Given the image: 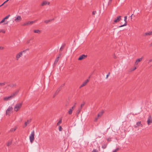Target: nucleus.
Instances as JSON below:
<instances>
[{
	"label": "nucleus",
	"instance_id": "obj_22",
	"mask_svg": "<svg viewBox=\"0 0 152 152\" xmlns=\"http://www.w3.org/2000/svg\"><path fill=\"white\" fill-rule=\"evenodd\" d=\"M61 90V88H58V89L55 92L56 94H58V93Z\"/></svg>",
	"mask_w": 152,
	"mask_h": 152
},
{
	"label": "nucleus",
	"instance_id": "obj_41",
	"mask_svg": "<svg viewBox=\"0 0 152 152\" xmlns=\"http://www.w3.org/2000/svg\"><path fill=\"white\" fill-rule=\"evenodd\" d=\"M5 20H4V18L0 22V24L2 23H3L4 22V21H5Z\"/></svg>",
	"mask_w": 152,
	"mask_h": 152
},
{
	"label": "nucleus",
	"instance_id": "obj_18",
	"mask_svg": "<svg viewBox=\"0 0 152 152\" xmlns=\"http://www.w3.org/2000/svg\"><path fill=\"white\" fill-rule=\"evenodd\" d=\"M73 109H72V108H71V109H70L68 111V113L69 115L72 114V111H73Z\"/></svg>",
	"mask_w": 152,
	"mask_h": 152
},
{
	"label": "nucleus",
	"instance_id": "obj_48",
	"mask_svg": "<svg viewBox=\"0 0 152 152\" xmlns=\"http://www.w3.org/2000/svg\"><path fill=\"white\" fill-rule=\"evenodd\" d=\"M65 84H62L59 88H61V89L62 87H63L64 86Z\"/></svg>",
	"mask_w": 152,
	"mask_h": 152
},
{
	"label": "nucleus",
	"instance_id": "obj_44",
	"mask_svg": "<svg viewBox=\"0 0 152 152\" xmlns=\"http://www.w3.org/2000/svg\"><path fill=\"white\" fill-rule=\"evenodd\" d=\"M31 40V39H30L28 40L27 41V43L28 44L29 43H30V41Z\"/></svg>",
	"mask_w": 152,
	"mask_h": 152
},
{
	"label": "nucleus",
	"instance_id": "obj_30",
	"mask_svg": "<svg viewBox=\"0 0 152 152\" xmlns=\"http://www.w3.org/2000/svg\"><path fill=\"white\" fill-rule=\"evenodd\" d=\"M58 129H59V130L60 131H62V129H63L61 126H59Z\"/></svg>",
	"mask_w": 152,
	"mask_h": 152
},
{
	"label": "nucleus",
	"instance_id": "obj_8",
	"mask_svg": "<svg viewBox=\"0 0 152 152\" xmlns=\"http://www.w3.org/2000/svg\"><path fill=\"white\" fill-rule=\"evenodd\" d=\"M152 35V31L146 32L143 34L144 36H150Z\"/></svg>",
	"mask_w": 152,
	"mask_h": 152
},
{
	"label": "nucleus",
	"instance_id": "obj_50",
	"mask_svg": "<svg viewBox=\"0 0 152 152\" xmlns=\"http://www.w3.org/2000/svg\"><path fill=\"white\" fill-rule=\"evenodd\" d=\"M60 52V53L58 55V57H59V58L61 57V52Z\"/></svg>",
	"mask_w": 152,
	"mask_h": 152
},
{
	"label": "nucleus",
	"instance_id": "obj_7",
	"mask_svg": "<svg viewBox=\"0 0 152 152\" xmlns=\"http://www.w3.org/2000/svg\"><path fill=\"white\" fill-rule=\"evenodd\" d=\"M87 57V55H86L84 54H83L79 57V58L78 60H82L84 58H86Z\"/></svg>",
	"mask_w": 152,
	"mask_h": 152
},
{
	"label": "nucleus",
	"instance_id": "obj_19",
	"mask_svg": "<svg viewBox=\"0 0 152 152\" xmlns=\"http://www.w3.org/2000/svg\"><path fill=\"white\" fill-rule=\"evenodd\" d=\"M34 32L35 33L40 34L41 32V31L38 29L34 30Z\"/></svg>",
	"mask_w": 152,
	"mask_h": 152
},
{
	"label": "nucleus",
	"instance_id": "obj_17",
	"mask_svg": "<svg viewBox=\"0 0 152 152\" xmlns=\"http://www.w3.org/2000/svg\"><path fill=\"white\" fill-rule=\"evenodd\" d=\"M54 20V19L53 18V19H50L49 20H46L44 21V23L46 24H47V23H48L49 22H50L52 21V20Z\"/></svg>",
	"mask_w": 152,
	"mask_h": 152
},
{
	"label": "nucleus",
	"instance_id": "obj_46",
	"mask_svg": "<svg viewBox=\"0 0 152 152\" xmlns=\"http://www.w3.org/2000/svg\"><path fill=\"white\" fill-rule=\"evenodd\" d=\"M0 31H1V32H3V33H5V31H4V30H1Z\"/></svg>",
	"mask_w": 152,
	"mask_h": 152
},
{
	"label": "nucleus",
	"instance_id": "obj_33",
	"mask_svg": "<svg viewBox=\"0 0 152 152\" xmlns=\"http://www.w3.org/2000/svg\"><path fill=\"white\" fill-rule=\"evenodd\" d=\"M15 96V95L13 93L11 96H10L11 98H12L14 97Z\"/></svg>",
	"mask_w": 152,
	"mask_h": 152
},
{
	"label": "nucleus",
	"instance_id": "obj_1",
	"mask_svg": "<svg viewBox=\"0 0 152 152\" xmlns=\"http://www.w3.org/2000/svg\"><path fill=\"white\" fill-rule=\"evenodd\" d=\"M22 104V103H19L16 104L14 107V110L15 111H18L21 108Z\"/></svg>",
	"mask_w": 152,
	"mask_h": 152
},
{
	"label": "nucleus",
	"instance_id": "obj_6",
	"mask_svg": "<svg viewBox=\"0 0 152 152\" xmlns=\"http://www.w3.org/2000/svg\"><path fill=\"white\" fill-rule=\"evenodd\" d=\"M15 20L16 22H20L22 20V18L20 16H18L16 17H15Z\"/></svg>",
	"mask_w": 152,
	"mask_h": 152
},
{
	"label": "nucleus",
	"instance_id": "obj_14",
	"mask_svg": "<svg viewBox=\"0 0 152 152\" xmlns=\"http://www.w3.org/2000/svg\"><path fill=\"white\" fill-rule=\"evenodd\" d=\"M12 143V140H9L8 141L6 145L7 146L9 147L10 145Z\"/></svg>",
	"mask_w": 152,
	"mask_h": 152
},
{
	"label": "nucleus",
	"instance_id": "obj_32",
	"mask_svg": "<svg viewBox=\"0 0 152 152\" xmlns=\"http://www.w3.org/2000/svg\"><path fill=\"white\" fill-rule=\"evenodd\" d=\"M120 148H117L115 150H114L113 152H116L117 151H118V150H119Z\"/></svg>",
	"mask_w": 152,
	"mask_h": 152
},
{
	"label": "nucleus",
	"instance_id": "obj_4",
	"mask_svg": "<svg viewBox=\"0 0 152 152\" xmlns=\"http://www.w3.org/2000/svg\"><path fill=\"white\" fill-rule=\"evenodd\" d=\"M127 16H125L124 18V21L125 22V23L122 25H121L120 26H119V28H121L122 27L124 26H125L127 25Z\"/></svg>",
	"mask_w": 152,
	"mask_h": 152
},
{
	"label": "nucleus",
	"instance_id": "obj_34",
	"mask_svg": "<svg viewBox=\"0 0 152 152\" xmlns=\"http://www.w3.org/2000/svg\"><path fill=\"white\" fill-rule=\"evenodd\" d=\"M61 123V120H60L57 123V125H58Z\"/></svg>",
	"mask_w": 152,
	"mask_h": 152
},
{
	"label": "nucleus",
	"instance_id": "obj_35",
	"mask_svg": "<svg viewBox=\"0 0 152 152\" xmlns=\"http://www.w3.org/2000/svg\"><path fill=\"white\" fill-rule=\"evenodd\" d=\"M10 111H7L6 110V115H10Z\"/></svg>",
	"mask_w": 152,
	"mask_h": 152
},
{
	"label": "nucleus",
	"instance_id": "obj_9",
	"mask_svg": "<svg viewBox=\"0 0 152 152\" xmlns=\"http://www.w3.org/2000/svg\"><path fill=\"white\" fill-rule=\"evenodd\" d=\"M22 52H20L17 54L16 56V60H18L20 57L22 55Z\"/></svg>",
	"mask_w": 152,
	"mask_h": 152
},
{
	"label": "nucleus",
	"instance_id": "obj_3",
	"mask_svg": "<svg viewBox=\"0 0 152 152\" xmlns=\"http://www.w3.org/2000/svg\"><path fill=\"white\" fill-rule=\"evenodd\" d=\"M147 122V124L148 125L152 123V119L151 115H150L148 116Z\"/></svg>",
	"mask_w": 152,
	"mask_h": 152
},
{
	"label": "nucleus",
	"instance_id": "obj_39",
	"mask_svg": "<svg viewBox=\"0 0 152 152\" xmlns=\"http://www.w3.org/2000/svg\"><path fill=\"white\" fill-rule=\"evenodd\" d=\"M89 80L88 79L86 80L84 82L86 85L87 83L89 81Z\"/></svg>",
	"mask_w": 152,
	"mask_h": 152
},
{
	"label": "nucleus",
	"instance_id": "obj_29",
	"mask_svg": "<svg viewBox=\"0 0 152 152\" xmlns=\"http://www.w3.org/2000/svg\"><path fill=\"white\" fill-rule=\"evenodd\" d=\"M20 90V89H19L18 90H17L16 91H15V92L13 94H14L15 96H16L19 92V91Z\"/></svg>",
	"mask_w": 152,
	"mask_h": 152
},
{
	"label": "nucleus",
	"instance_id": "obj_53",
	"mask_svg": "<svg viewBox=\"0 0 152 152\" xmlns=\"http://www.w3.org/2000/svg\"><path fill=\"white\" fill-rule=\"evenodd\" d=\"M57 94H56V93H55V94H54V95L53 96V97L54 98L56 96V95Z\"/></svg>",
	"mask_w": 152,
	"mask_h": 152
},
{
	"label": "nucleus",
	"instance_id": "obj_23",
	"mask_svg": "<svg viewBox=\"0 0 152 152\" xmlns=\"http://www.w3.org/2000/svg\"><path fill=\"white\" fill-rule=\"evenodd\" d=\"M11 99L10 97V96H9L8 97H4V100H7L9 99Z\"/></svg>",
	"mask_w": 152,
	"mask_h": 152
},
{
	"label": "nucleus",
	"instance_id": "obj_15",
	"mask_svg": "<svg viewBox=\"0 0 152 152\" xmlns=\"http://www.w3.org/2000/svg\"><path fill=\"white\" fill-rule=\"evenodd\" d=\"M81 110L82 109L81 108H79L78 109L77 111L76 114L77 116L80 113Z\"/></svg>",
	"mask_w": 152,
	"mask_h": 152
},
{
	"label": "nucleus",
	"instance_id": "obj_12",
	"mask_svg": "<svg viewBox=\"0 0 152 152\" xmlns=\"http://www.w3.org/2000/svg\"><path fill=\"white\" fill-rule=\"evenodd\" d=\"M65 44H64L62 45L61 46V48L59 49V52H61L62 51V50L65 47Z\"/></svg>",
	"mask_w": 152,
	"mask_h": 152
},
{
	"label": "nucleus",
	"instance_id": "obj_62",
	"mask_svg": "<svg viewBox=\"0 0 152 152\" xmlns=\"http://www.w3.org/2000/svg\"><path fill=\"white\" fill-rule=\"evenodd\" d=\"M101 116V115H100L99 114H98V117H99V116Z\"/></svg>",
	"mask_w": 152,
	"mask_h": 152
},
{
	"label": "nucleus",
	"instance_id": "obj_59",
	"mask_svg": "<svg viewBox=\"0 0 152 152\" xmlns=\"http://www.w3.org/2000/svg\"><path fill=\"white\" fill-rule=\"evenodd\" d=\"M138 64V62H136V61L135 63V65H137V64Z\"/></svg>",
	"mask_w": 152,
	"mask_h": 152
},
{
	"label": "nucleus",
	"instance_id": "obj_21",
	"mask_svg": "<svg viewBox=\"0 0 152 152\" xmlns=\"http://www.w3.org/2000/svg\"><path fill=\"white\" fill-rule=\"evenodd\" d=\"M136 125L138 126H141L142 127V124H141V121H138L137 122L136 124Z\"/></svg>",
	"mask_w": 152,
	"mask_h": 152
},
{
	"label": "nucleus",
	"instance_id": "obj_63",
	"mask_svg": "<svg viewBox=\"0 0 152 152\" xmlns=\"http://www.w3.org/2000/svg\"><path fill=\"white\" fill-rule=\"evenodd\" d=\"M114 58L116 59V58L117 57H116V56H114Z\"/></svg>",
	"mask_w": 152,
	"mask_h": 152
},
{
	"label": "nucleus",
	"instance_id": "obj_28",
	"mask_svg": "<svg viewBox=\"0 0 152 152\" xmlns=\"http://www.w3.org/2000/svg\"><path fill=\"white\" fill-rule=\"evenodd\" d=\"M6 83H7V82H4L3 83H0V85L1 86H3Z\"/></svg>",
	"mask_w": 152,
	"mask_h": 152
},
{
	"label": "nucleus",
	"instance_id": "obj_37",
	"mask_svg": "<svg viewBox=\"0 0 152 152\" xmlns=\"http://www.w3.org/2000/svg\"><path fill=\"white\" fill-rule=\"evenodd\" d=\"M22 26H28L27 22L24 23L23 24H22Z\"/></svg>",
	"mask_w": 152,
	"mask_h": 152
},
{
	"label": "nucleus",
	"instance_id": "obj_47",
	"mask_svg": "<svg viewBox=\"0 0 152 152\" xmlns=\"http://www.w3.org/2000/svg\"><path fill=\"white\" fill-rule=\"evenodd\" d=\"M96 11H94L92 12V14L93 15H94L96 14Z\"/></svg>",
	"mask_w": 152,
	"mask_h": 152
},
{
	"label": "nucleus",
	"instance_id": "obj_60",
	"mask_svg": "<svg viewBox=\"0 0 152 152\" xmlns=\"http://www.w3.org/2000/svg\"><path fill=\"white\" fill-rule=\"evenodd\" d=\"M98 119V118H96L95 120V121H97V120Z\"/></svg>",
	"mask_w": 152,
	"mask_h": 152
},
{
	"label": "nucleus",
	"instance_id": "obj_54",
	"mask_svg": "<svg viewBox=\"0 0 152 152\" xmlns=\"http://www.w3.org/2000/svg\"><path fill=\"white\" fill-rule=\"evenodd\" d=\"M151 61H152V59L149 60L148 63L151 62Z\"/></svg>",
	"mask_w": 152,
	"mask_h": 152
},
{
	"label": "nucleus",
	"instance_id": "obj_56",
	"mask_svg": "<svg viewBox=\"0 0 152 152\" xmlns=\"http://www.w3.org/2000/svg\"><path fill=\"white\" fill-rule=\"evenodd\" d=\"M37 21V20H34V21H33V23L36 22Z\"/></svg>",
	"mask_w": 152,
	"mask_h": 152
},
{
	"label": "nucleus",
	"instance_id": "obj_31",
	"mask_svg": "<svg viewBox=\"0 0 152 152\" xmlns=\"http://www.w3.org/2000/svg\"><path fill=\"white\" fill-rule=\"evenodd\" d=\"M10 15H8L6 16L5 17H4V20H6L10 16Z\"/></svg>",
	"mask_w": 152,
	"mask_h": 152
},
{
	"label": "nucleus",
	"instance_id": "obj_13",
	"mask_svg": "<svg viewBox=\"0 0 152 152\" xmlns=\"http://www.w3.org/2000/svg\"><path fill=\"white\" fill-rule=\"evenodd\" d=\"M59 57H58L56 59L54 64L53 66H55L59 60Z\"/></svg>",
	"mask_w": 152,
	"mask_h": 152
},
{
	"label": "nucleus",
	"instance_id": "obj_64",
	"mask_svg": "<svg viewBox=\"0 0 152 152\" xmlns=\"http://www.w3.org/2000/svg\"><path fill=\"white\" fill-rule=\"evenodd\" d=\"M68 103H67V104H66L65 105V106H68Z\"/></svg>",
	"mask_w": 152,
	"mask_h": 152
},
{
	"label": "nucleus",
	"instance_id": "obj_58",
	"mask_svg": "<svg viewBox=\"0 0 152 152\" xmlns=\"http://www.w3.org/2000/svg\"><path fill=\"white\" fill-rule=\"evenodd\" d=\"M4 4V3H3L2 4H1V5H0V7L2 6H3Z\"/></svg>",
	"mask_w": 152,
	"mask_h": 152
},
{
	"label": "nucleus",
	"instance_id": "obj_16",
	"mask_svg": "<svg viewBox=\"0 0 152 152\" xmlns=\"http://www.w3.org/2000/svg\"><path fill=\"white\" fill-rule=\"evenodd\" d=\"M16 86V85L15 84H10L8 85V86L12 88L15 87Z\"/></svg>",
	"mask_w": 152,
	"mask_h": 152
},
{
	"label": "nucleus",
	"instance_id": "obj_36",
	"mask_svg": "<svg viewBox=\"0 0 152 152\" xmlns=\"http://www.w3.org/2000/svg\"><path fill=\"white\" fill-rule=\"evenodd\" d=\"M86 84L84 82H83L82 84L80 86V88L82 87L86 86Z\"/></svg>",
	"mask_w": 152,
	"mask_h": 152
},
{
	"label": "nucleus",
	"instance_id": "obj_45",
	"mask_svg": "<svg viewBox=\"0 0 152 152\" xmlns=\"http://www.w3.org/2000/svg\"><path fill=\"white\" fill-rule=\"evenodd\" d=\"M110 72H109V73L107 75L106 77V79L108 77V76H109V75H110Z\"/></svg>",
	"mask_w": 152,
	"mask_h": 152
},
{
	"label": "nucleus",
	"instance_id": "obj_57",
	"mask_svg": "<svg viewBox=\"0 0 152 152\" xmlns=\"http://www.w3.org/2000/svg\"><path fill=\"white\" fill-rule=\"evenodd\" d=\"M29 21H29L27 22L28 25H30V23H29Z\"/></svg>",
	"mask_w": 152,
	"mask_h": 152
},
{
	"label": "nucleus",
	"instance_id": "obj_27",
	"mask_svg": "<svg viewBox=\"0 0 152 152\" xmlns=\"http://www.w3.org/2000/svg\"><path fill=\"white\" fill-rule=\"evenodd\" d=\"M85 104V102H83L81 104L80 107V108H81L82 109L83 107L84 106Z\"/></svg>",
	"mask_w": 152,
	"mask_h": 152
},
{
	"label": "nucleus",
	"instance_id": "obj_10",
	"mask_svg": "<svg viewBox=\"0 0 152 152\" xmlns=\"http://www.w3.org/2000/svg\"><path fill=\"white\" fill-rule=\"evenodd\" d=\"M31 119H30V120H27V121L25 122L24 126L23 127V128H25L26 127L28 124H29L31 122Z\"/></svg>",
	"mask_w": 152,
	"mask_h": 152
},
{
	"label": "nucleus",
	"instance_id": "obj_2",
	"mask_svg": "<svg viewBox=\"0 0 152 152\" xmlns=\"http://www.w3.org/2000/svg\"><path fill=\"white\" fill-rule=\"evenodd\" d=\"M34 132L33 130L31 133V135L29 136V139L30 142L32 143L34 141Z\"/></svg>",
	"mask_w": 152,
	"mask_h": 152
},
{
	"label": "nucleus",
	"instance_id": "obj_24",
	"mask_svg": "<svg viewBox=\"0 0 152 152\" xmlns=\"http://www.w3.org/2000/svg\"><path fill=\"white\" fill-rule=\"evenodd\" d=\"M142 57L141 58L137 59L136 60V62H139L141 61L142 60Z\"/></svg>",
	"mask_w": 152,
	"mask_h": 152
},
{
	"label": "nucleus",
	"instance_id": "obj_26",
	"mask_svg": "<svg viewBox=\"0 0 152 152\" xmlns=\"http://www.w3.org/2000/svg\"><path fill=\"white\" fill-rule=\"evenodd\" d=\"M13 109L12 107H9L7 109V111H11L12 109Z\"/></svg>",
	"mask_w": 152,
	"mask_h": 152
},
{
	"label": "nucleus",
	"instance_id": "obj_11",
	"mask_svg": "<svg viewBox=\"0 0 152 152\" xmlns=\"http://www.w3.org/2000/svg\"><path fill=\"white\" fill-rule=\"evenodd\" d=\"M50 4L49 2H47L46 1H43L42 2V3L41 6H44V5H46L47 4L49 5Z\"/></svg>",
	"mask_w": 152,
	"mask_h": 152
},
{
	"label": "nucleus",
	"instance_id": "obj_25",
	"mask_svg": "<svg viewBox=\"0 0 152 152\" xmlns=\"http://www.w3.org/2000/svg\"><path fill=\"white\" fill-rule=\"evenodd\" d=\"M17 128V127H15L14 129L12 128V129H11L10 130V132H14L16 130Z\"/></svg>",
	"mask_w": 152,
	"mask_h": 152
},
{
	"label": "nucleus",
	"instance_id": "obj_40",
	"mask_svg": "<svg viewBox=\"0 0 152 152\" xmlns=\"http://www.w3.org/2000/svg\"><path fill=\"white\" fill-rule=\"evenodd\" d=\"M76 103H77L76 102L75 103L74 105L72 107V109H74L75 108V105L76 104Z\"/></svg>",
	"mask_w": 152,
	"mask_h": 152
},
{
	"label": "nucleus",
	"instance_id": "obj_42",
	"mask_svg": "<svg viewBox=\"0 0 152 152\" xmlns=\"http://www.w3.org/2000/svg\"><path fill=\"white\" fill-rule=\"evenodd\" d=\"M29 50V49H26L25 50H23V51H21V52H22V53H25V52H26V51L27 50Z\"/></svg>",
	"mask_w": 152,
	"mask_h": 152
},
{
	"label": "nucleus",
	"instance_id": "obj_52",
	"mask_svg": "<svg viewBox=\"0 0 152 152\" xmlns=\"http://www.w3.org/2000/svg\"><path fill=\"white\" fill-rule=\"evenodd\" d=\"M8 22L7 21L6 22H5L4 23L3 25H5V24H7L8 23Z\"/></svg>",
	"mask_w": 152,
	"mask_h": 152
},
{
	"label": "nucleus",
	"instance_id": "obj_55",
	"mask_svg": "<svg viewBox=\"0 0 152 152\" xmlns=\"http://www.w3.org/2000/svg\"><path fill=\"white\" fill-rule=\"evenodd\" d=\"M8 1L7 0L6 1H5L3 3H4V4H5V3H6V2H7V1Z\"/></svg>",
	"mask_w": 152,
	"mask_h": 152
},
{
	"label": "nucleus",
	"instance_id": "obj_20",
	"mask_svg": "<svg viewBox=\"0 0 152 152\" xmlns=\"http://www.w3.org/2000/svg\"><path fill=\"white\" fill-rule=\"evenodd\" d=\"M107 144H102V147L103 149H105L107 147Z\"/></svg>",
	"mask_w": 152,
	"mask_h": 152
},
{
	"label": "nucleus",
	"instance_id": "obj_38",
	"mask_svg": "<svg viewBox=\"0 0 152 152\" xmlns=\"http://www.w3.org/2000/svg\"><path fill=\"white\" fill-rule=\"evenodd\" d=\"M89 80L88 79L86 80L84 82L86 85L87 83L89 81Z\"/></svg>",
	"mask_w": 152,
	"mask_h": 152
},
{
	"label": "nucleus",
	"instance_id": "obj_61",
	"mask_svg": "<svg viewBox=\"0 0 152 152\" xmlns=\"http://www.w3.org/2000/svg\"><path fill=\"white\" fill-rule=\"evenodd\" d=\"M4 49V48L3 47H0V49Z\"/></svg>",
	"mask_w": 152,
	"mask_h": 152
},
{
	"label": "nucleus",
	"instance_id": "obj_5",
	"mask_svg": "<svg viewBox=\"0 0 152 152\" xmlns=\"http://www.w3.org/2000/svg\"><path fill=\"white\" fill-rule=\"evenodd\" d=\"M121 16H118L117 18L114 20V22L115 23L118 22L121 19Z\"/></svg>",
	"mask_w": 152,
	"mask_h": 152
},
{
	"label": "nucleus",
	"instance_id": "obj_49",
	"mask_svg": "<svg viewBox=\"0 0 152 152\" xmlns=\"http://www.w3.org/2000/svg\"><path fill=\"white\" fill-rule=\"evenodd\" d=\"M29 23L30 25H31L33 23V21H29Z\"/></svg>",
	"mask_w": 152,
	"mask_h": 152
},
{
	"label": "nucleus",
	"instance_id": "obj_51",
	"mask_svg": "<svg viewBox=\"0 0 152 152\" xmlns=\"http://www.w3.org/2000/svg\"><path fill=\"white\" fill-rule=\"evenodd\" d=\"M136 69V67H134L132 69V71H133L134 70Z\"/></svg>",
	"mask_w": 152,
	"mask_h": 152
},
{
	"label": "nucleus",
	"instance_id": "obj_43",
	"mask_svg": "<svg viewBox=\"0 0 152 152\" xmlns=\"http://www.w3.org/2000/svg\"><path fill=\"white\" fill-rule=\"evenodd\" d=\"M92 152H98V151L96 149H94Z\"/></svg>",
	"mask_w": 152,
	"mask_h": 152
}]
</instances>
